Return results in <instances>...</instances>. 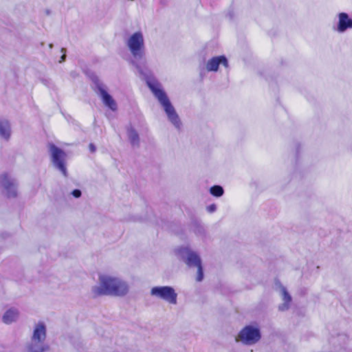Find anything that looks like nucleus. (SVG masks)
Listing matches in <instances>:
<instances>
[{"label":"nucleus","mask_w":352,"mask_h":352,"mask_svg":"<svg viewBox=\"0 0 352 352\" xmlns=\"http://www.w3.org/2000/svg\"><path fill=\"white\" fill-rule=\"evenodd\" d=\"M45 13L46 15H50L51 13H52V11L50 9H46L45 10Z\"/></svg>","instance_id":"obj_23"},{"label":"nucleus","mask_w":352,"mask_h":352,"mask_svg":"<svg viewBox=\"0 0 352 352\" xmlns=\"http://www.w3.org/2000/svg\"><path fill=\"white\" fill-rule=\"evenodd\" d=\"M95 86L96 89V91L101 98L104 104L112 111H115L117 109L116 102L107 92L106 86L99 80L95 82Z\"/></svg>","instance_id":"obj_9"},{"label":"nucleus","mask_w":352,"mask_h":352,"mask_svg":"<svg viewBox=\"0 0 352 352\" xmlns=\"http://www.w3.org/2000/svg\"><path fill=\"white\" fill-rule=\"evenodd\" d=\"M89 149L93 153L96 151V147L93 144H89Z\"/></svg>","instance_id":"obj_22"},{"label":"nucleus","mask_w":352,"mask_h":352,"mask_svg":"<svg viewBox=\"0 0 352 352\" xmlns=\"http://www.w3.org/2000/svg\"><path fill=\"white\" fill-rule=\"evenodd\" d=\"M220 64L223 65L225 67H228V62L226 56H214L209 59L206 63V69L208 72H217Z\"/></svg>","instance_id":"obj_10"},{"label":"nucleus","mask_w":352,"mask_h":352,"mask_svg":"<svg viewBox=\"0 0 352 352\" xmlns=\"http://www.w3.org/2000/svg\"><path fill=\"white\" fill-rule=\"evenodd\" d=\"M147 85L164 109L168 120L177 129H180L182 123L174 107L172 105L162 85L155 79H148Z\"/></svg>","instance_id":"obj_2"},{"label":"nucleus","mask_w":352,"mask_h":352,"mask_svg":"<svg viewBox=\"0 0 352 352\" xmlns=\"http://www.w3.org/2000/svg\"><path fill=\"white\" fill-rule=\"evenodd\" d=\"M280 295L283 302L279 305L278 310L285 311L289 309L292 302V296L287 291L286 288L282 285L280 286Z\"/></svg>","instance_id":"obj_13"},{"label":"nucleus","mask_w":352,"mask_h":352,"mask_svg":"<svg viewBox=\"0 0 352 352\" xmlns=\"http://www.w3.org/2000/svg\"><path fill=\"white\" fill-rule=\"evenodd\" d=\"M261 332L258 328L248 325L243 328L236 337V342H241L245 345H252L261 339Z\"/></svg>","instance_id":"obj_7"},{"label":"nucleus","mask_w":352,"mask_h":352,"mask_svg":"<svg viewBox=\"0 0 352 352\" xmlns=\"http://www.w3.org/2000/svg\"><path fill=\"white\" fill-rule=\"evenodd\" d=\"M210 192L214 197H221L223 195V188L219 185L213 186L210 189Z\"/></svg>","instance_id":"obj_18"},{"label":"nucleus","mask_w":352,"mask_h":352,"mask_svg":"<svg viewBox=\"0 0 352 352\" xmlns=\"http://www.w3.org/2000/svg\"><path fill=\"white\" fill-rule=\"evenodd\" d=\"M217 210V206L215 204H211L207 207V211L208 212H214Z\"/></svg>","instance_id":"obj_19"},{"label":"nucleus","mask_w":352,"mask_h":352,"mask_svg":"<svg viewBox=\"0 0 352 352\" xmlns=\"http://www.w3.org/2000/svg\"><path fill=\"white\" fill-rule=\"evenodd\" d=\"M150 294L152 296L163 300L171 305L177 302V294L170 286H155L151 288Z\"/></svg>","instance_id":"obj_8"},{"label":"nucleus","mask_w":352,"mask_h":352,"mask_svg":"<svg viewBox=\"0 0 352 352\" xmlns=\"http://www.w3.org/2000/svg\"><path fill=\"white\" fill-rule=\"evenodd\" d=\"M177 256L189 267H197V275L196 280L199 282L204 278L201 261L199 256L188 247H182L175 250Z\"/></svg>","instance_id":"obj_3"},{"label":"nucleus","mask_w":352,"mask_h":352,"mask_svg":"<svg viewBox=\"0 0 352 352\" xmlns=\"http://www.w3.org/2000/svg\"><path fill=\"white\" fill-rule=\"evenodd\" d=\"M48 349L49 346L46 344L45 340H37L32 338H31V340L27 346L28 352H45Z\"/></svg>","instance_id":"obj_12"},{"label":"nucleus","mask_w":352,"mask_h":352,"mask_svg":"<svg viewBox=\"0 0 352 352\" xmlns=\"http://www.w3.org/2000/svg\"><path fill=\"white\" fill-rule=\"evenodd\" d=\"M19 316V311L15 308H10L6 311L2 316V321L6 324H10L17 320Z\"/></svg>","instance_id":"obj_15"},{"label":"nucleus","mask_w":352,"mask_h":352,"mask_svg":"<svg viewBox=\"0 0 352 352\" xmlns=\"http://www.w3.org/2000/svg\"><path fill=\"white\" fill-rule=\"evenodd\" d=\"M127 134L131 144L133 146H138L140 140L138 133L131 127L127 129Z\"/></svg>","instance_id":"obj_17"},{"label":"nucleus","mask_w":352,"mask_h":352,"mask_svg":"<svg viewBox=\"0 0 352 352\" xmlns=\"http://www.w3.org/2000/svg\"><path fill=\"white\" fill-rule=\"evenodd\" d=\"M48 150L52 164L56 168L60 171L65 177H66V153L62 149L52 143L48 144Z\"/></svg>","instance_id":"obj_6"},{"label":"nucleus","mask_w":352,"mask_h":352,"mask_svg":"<svg viewBox=\"0 0 352 352\" xmlns=\"http://www.w3.org/2000/svg\"><path fill=\"white\" fill-rule=\"evenodd\" d=\"M0 188L8 198H14L17 196V181L9 173H3L0 175Z\"/></svg>","instance_id":"obj_5"},{"label":"nucleus","mask_w":352,"mask_h":352,"mask_svg":"<svg viewBox=\"0 0 352 352\" xmlns=\"http://www.w3.org/2000/svg\"><path fill=\"white\" fill-rule=\"evenodd\" d=\"M126 44L134 59L140 60L144 58L145 55V45L142 32L138 31L132 34L127 38Z\"/></svg>","instance_id":"obj_4"},{"label":"nucleus","mask_w":352,"mask_h":352,"mask_svg":"<svg viewBox=\"0 0 352 352\" xmlns=\"http://www.w3.org/2000/svg\"><path fill=\"white\" fill-rule=\"evenodd\" d=\"M11 135V128L9 122L6 120H0V137L8 140Z\"/></svg>","instance_id":"obj_16"},{"label":"nucleus","mask_w":352,"mask_h":352,"mask_svg":"<svg viewBox=\"0 0 352 352\" xmlns=\"http://www.w3.org/2000/svg\"><path fill=\"white\" fill-rule=\"evenodd\" d=\"M129 291L126 281L120 277L109 273L98 274L97 285L91 288L92 294L96 296H111L122 297Z\"/></svg>","instance_id":"obj_1"},{"label":"nucleus","mask_w":352,"mask_h":352,"mask_svg":"<svg viewBox=\"0 0 352 352\" xmlns=\"http://www.w3.org/2000/svg\"><path fill=\"white\" fill-rule=\"evenodd\" d=\"M338 23L337 25V31L343 33L348 29L352 28V19L345 12H340L338 15Z\"/></svg>","instance_id":"obj_11"},{"label":"nucleus","mask_w":352,"mask_h":352,"mask_svg":"<svg viewBox=\"0 0 352 352\" xmlns=\"http://www.w3.org/2000/svg\"><path fill=\"white\" fill-rule=\"evenodd\" d=\"M46 336L47 329L45 323L43 322H38V323L35 324L33 329L32 336L31 338L37 340H45Z\"/></svg>","instance_id":"obj_14"},{"label":"nucleus","mask_w":352,"mask_h":352,"mask_svg":"<svg viewBox=\"0 0 352 352\" xmlns=\"http://www.w3.org/2000/svg\"><path fill=\"white\" fill-rule=\"evenodd\" d=\"M61 52L63 53V54L60 57V60H59V63H63V61H65V58H66V55H65L66 50H65V48H62L61 49Z\"/></svg>","instance_id":"obj_21"},{"label":"nucleus","mask_w":352,"mask_h":352,"mask_svg":"<svg viewBox=\"0 0 352 352\" xmlns=\"http://www.w3.org/2000/svg\"><path fill=\"white\" fill-rule=\"evenodd\" d=\"M72 195L78 198L81 196V191L80 190L76 189L72 191Z\"/></svg>","instance_id":"obj_20"}]
</instances>
